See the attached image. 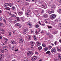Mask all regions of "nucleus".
<instances>
[{
	"label": "nucleus",
	"instance_id": "23",
	"mask_svg": "<svg viewBox=\"0 0 61 61\" xmlns=\"http://www.w3.org/2000/svg\"><path fill=\"white\" fill-rule=\"evenodd\" d=\"M5 9L6 10H9V11H10V8H9V7L5 8Z\"/></svg>",
	"mask_w": 61,
	"mask_h": 61
},
{
	"label": "nucleus",
	"instance_id": "56",
	"mask_svg": "<svg viewBox=\"0 0 61 61\" xmlns=\"http://www.w3.org/2000/svg\"><path fill=\"white\" fill-rule=\"evenodd\" d=\"M18 49H17L16 50H15H15H14V51H15V52H16V51H18Z\"/></svg>",
	"mask_w": 61,
	"mask_h": 61
},
{
	"label": "nucleus",
	"instance_id": "28",
	"mask_svg": "<svg viewBox=\"0 0 61 61\" xmlns=\"http://www.w3.org/2000/svg\"><path fill=\"white\" fill-rule=\"evenodd\" d=\"M42 46H43V47H46V45L45 44H42Z\"/></svg>",
	"mask_w": 61,
	"mask_h": 61
},
{
	"label": "nucleus",
	"instance_id": "29",
	"mask_svg": "<svg viewBox=\"0 0 61 61\" xmlns=\"http://www.w3.org/2000/svg\"><path fill=\"white\" fill-rule=\"evenodd\" d=\"M5 50H3V49H1L0 50V51L2 52V53H4V51Z\"/></svg>",
	"mask_w": 61,
	"mask_h": 61
},
{
	"label": "nucleus",
	"instance_id": "3",
	"mask_svg": "<svg viewBox=\"0 0 61 61\" xmlns=\"http://www.w3.org/2000/svg\"><path fill=\"white\" fill-rule=\"evenodd\" d=\"M23 33L24 34H25L27 33H28V29L26 28H24L23 29Z\"/></svg>",
	"mask_w": 61,
	"mask_h": 61
},
{
	"label": "nucleus",
	"instance_id": "44",
	"mask_svg": "<svg viewBox=\"0 0 61 61\" xmlns=\"http://www.w3.org/2000/svg\"><path fill=\"white\" fill-rule=\"evenodd\" d=\"M14 15H15L13 14H11V17H14Z\"/></svg>",
	"mask_w": 61,
	"mask_h": 61
},
{
	"label": "nucleus",
	"instance_id": "21",
	"mask_svg": "<svg viewBox=\"0 0 61 61\" xmlns=\"http://www.w3.org/2000/svg\"><path fill=\"white\" fill-rule=\"evenodd\" d=\"M38 48L39 50L40 51V50H42V47L41 46H40L38 47Z\"/></svg>",
	"mask_w": 61,
	"mask_h": 61
},
{
	"label": "nucleus",
	"instance_id": "49",
	"mask_svg": "<svg viewBox=\"0 0 61 61\" xmlns=\"http://www.w3.org/2000/svg\"><path fill=\"white\" fill-rule=\"evenodd\" d=\"M48 28H52V27L50 26H48Z\"/></svg>",
	"mask_w": 61,
	"mask_h": 61
},
{
	"label": "nucleus",
	"instance_id": "64",
	"mask_svg": "<svg viewBox=\"0 0 61 61\" xmlns=\"http://www.w3.org/2000/svg\"><path fill=\"white\" fill-rule=\"evenodd\" d=\"M16 1L18 2H20V0H16Z\"/></svg>",
	"mask_w": 61,
	"mask_h": 61
},
{
	"label": "nucleus",
	"instance_id": "38",
	"mask_svg": "<svg viewBox=\"0 0 61 61\" xmlns=\"http://www.w3.org/2000/svg\"><path fill=\"white\" fill-rule=\"evenodd\" d=\"M31 37L30 36H29L28 37V39L29 40H31Z\"/></svg>",
	"mask_w": 61,
	"mask_h": 61
},
{
	"label": "nucleus",
	"instance_id": "58",
	"mask_svg": "<svg viewBox=\"0 0 61 61\" xmlns=\"http://www.w3.org/2000/svg\"><path fill=\"white\" fill-rule=\"evenodd\" d=\"M3 21H4L5 23H6V20L5 19H3Z\"/></svg>",
	"mask_w": 61,
	"mask_h": 61
},
{
	"label": "nucleus",
	"instance_id": "2",
	"mask_svg": "<svg viewBox=\"0 0 61 61\" xmlns=\"http://www.w3.org/2000/svg\"><path fill=\"white\" fill-rule=\"evenodd\" d=\"M19 42L20 44H22L24 42V39L21 37L19 38Z\"/></svg>",
	"mask_w": 61,
	"mask_h": 61
},
{
	"label": "nucleus",
	"instance_id": "51",
	"mask_svg": "<svg viewBox=\"0 0 61 61\" xmlns=\"http://www.w3.org/2000/svg\"><path fill=\"white\" fill-rule=\"evenodd\" d=\"M32 2H36V0H32Z\"/></svg>",
	"mask_w": 61,
	"mask_h": 61
},
{
	"label": "nucleus",
	"instance_id": "36",
	"mask_svg": "<svg viewBox=\"0 0 61 61\" xmlns=\"http://www.w3.org/2000/svg\"><path fill=\"white\" fill-rule=\"evenodd\" d=\"M7 14H8V15H11V12H7Z\"/></svg>",
	"mask_w": 61,
	"mask_h": 61
},
{
	"label": "nucleus",
	"instance_id": "10",
	"mask_svg": "<svg viewBox=\"0 0 61 61\" xmlns=\"http://www.w3.org/2000/svg\"><path fill=\"white\" fill-rule=\"evenodd\" d=\"M51 52L52 53H54L56 52V50L55 48H53L51 50Z\"/></svg>",
	"mask_w": 61,
	"mask_h": 61
},
{
	"label": "nucleus",
	"instance_id": "60",
	"mask_svg": "<svg viewBox=\"0 0 61 61\" xmlns=\"http://www.w3.org/2000/svg\"><path fill=\"white\" fill-rule=\"evenodd\" d=\"M31 49L32 50H34V48L33 47H31Z\"/></svg>",
	"mask_w": 61,
	"mask_h": 61
},
{
	"label": "nucleus",
	"instance_id": "20",
	"mask_svg": "<svg viewBox=\"0 0 61 61\" xmlns=\"http://www.w3.org/2000/svg\"><path fill=\"white\" fill-rule=\"evenodd\" d=\"M58 57L60 58V61H61V54H59L58 55Z\"/></svg>",
	"mask_w": 61,
	"mask_h": 61
},
{
	"label": "nucleus",
	"instance_id": "43",
	"mask_svg": "<svg viewBox=\"0 0 61 61\" xmlns=\"http://www.w3.org/2000/svg\"><path fill=\"white\" fill-rule=\"evenodd\" d=\"M19 23H16V24L15 25V26H19Z\"/></svg>",
	"mask_w": 61,
	"mask_h": 61
},
{
	"label": "nucleus",
	"instance_id": "15",
	"mask_svg": "<svg viewBox=\"0 0 61 61\" xmlns=\"http://www.w3.org/2000/svg\"><path fill=\"white\" fill-rule=\"evenodd\" d=\"M23 12L21 11L20 12H19L18 13V15H19L20 16L22 15H23Z\"/></svg>",
	"mask_w": 61,
	"mask_h": 61
},
{
	"label": "nucleus",
	"instance_id": "11",
	"mask_svg": "<svg viewBox=\"0 0 61 61\" xmlns=\"http://www.w3.org/2000/svg\"><path fill=\"white\" fill-rule=\"evenodd\" d=\"M31 45V46H34V45H35V42L34 41H31L30 42Z\"/></svg>",
	"mask_w": 61,
	"mask_h": 61
},
{
	"label": "nucleus",
	"instance_id": "34",
	"mask_svg": "<svg viewBox=\"0 0 61 61\" xmlns=\"http://www.w3.org/2000/svg\"><path fill=\"white\" fill-rule=\"evenodd\" d=\"M50 53V51H48L46 53V54H49Z\"/></svg>",
	"mask_w": 61,
	"mask_h": 61
},
{
	"label": "nucleus",
	"instance_id": "30",
	"mask_svg": "<svg viewBox=\"0 0 61 61\" xmlns=\"http://www.w3.org/2000/svg\"><path fill=\"white\" fill-rule=\"evenodd\" d=\"M35 33V30H31V34H34Z\"/></svg>",
	"mask_w": 61,
	"mask_h": 61
},
{
	"label": "nucleus",
	"instance_id": "5",
	"mask_svg": "<svg viewBox=\"0 0 61 61\" xmlns=\"http://www.w3.org/2000/svg\"><path fill=\"white\" fill-rule=\"evenodd\" d=\"M3 49L5 50V52H7L8 51V47L6 46H4L3 47Z\"/></svg>",
	"mask_w": 61,
	"mask_h": 61
},
{
	"label": "nucleus",
	"instance_id": "47",
	"mask_svg": "<svg viewBox=\"0 0 61 61\" xmlns=\"http://www.w3.org/2000/svg\"><path fill=\"white\" fill-rule=\"evenodd\" d=\"M59 13L61 14V9H60L59 10Z\"/></svg>",
	"mask_w": 61,
	"mask_h": 61
},
{
	"label": "nucleus",
	"instance_id": "9",
	"mask_svg": "<svg viewBox=\"0 0 61 61\" xmlns=\"http://www.w3.org/2000/svg\"><path fill=\"white\" fill-rule=\"evenodd\" d=\"M36 45L37 46H40V45H41V44L39 42L37 41L36 42Z\"/></svg>",
	"mask_w": 61,
	"mask_h": 61
},
{
	"label": "nucleus",
	"instance_id": "12",
	"mask_svg": "<svg viewBox=\"0 0 61 61\" xmlns=\"http://www.w3.org/2000/svg\"><path fill=\"white\" fill-rule=\"evenodd\" d=\"M10 43L12 44H16L15 41L13 40H11Z\"/></svg>",
	"mask_w": 61,
	"mask_h": 61
},
{
	"label": "nucleus",
	"instance_id": "39",
	"mask_svg": "<svg viewBox=\"0 0 61 61\" xmlns=\"http://www.w3.org/2000/svg\"><path fill=\"white\" fill-rule=\"evenodd\" d=\"M11 9L12 10H15V7L14 6Z\"/></svg>",
	"mask_w": 61,
	"mask_h": 61
},
{
	"label": "nucleus",
	"instance_id": "25",
	"mask_svg": "<svg viewBox=\"0 0 61 61\" xmlns=\"http://www.w3.org/2000/svg\"><path fill=\"white\" fill-rule=\"evenodd\" d=\"M25 15L26 16H30L31 15H30L28 13H26L25 14Z\"/></svg>",
	"mask_w": 61,
	"mask_h": 61
},
{
	"label": "nucleus",
	"instance_id": "13",
	"mask_svg": "<svg viewBox=\"0 0 61 61\" xmlns=\"http://www.w3.org/2000/svg\"><path fill=\"white\" fill-rule=\"evenodd\" d=\"M26 13H28L30 15H31V12L30 10H27L26 12Z\"/></svg>",
	"mask_w": 61,
	"mask_h": 61
},
{
	"label": "nucleus",
	"instance_id": "41",
	"mask_svg": "<svg viewBox=\"0 0 61 61\" xmlns=\"http://www.w3.org/2000/svg\"><path fill=\"white\" fill-rule=\"evenodd\" d=\"M56 6L55 5H53L51 7L52 8H53V9H55L56 8Z\"/></svg>",
	"mask_w": 61,
	"mask_h": 61
},
{
	"label": "nucleus",
	"instance_id": "53",
	"mask_svg": "<svg viewBox=\"0 0 61 61\" xmlns=\"http://www.w3.org/2000/svg\"><path fill=\"white\" fill-rule=\"evenodd\" d=\"M31 24L30 23V22H27V25H30V24Z\"/></svg>",
	"mask_w": 61,
	"mask_h": 61
},
{
	"label": "nucleus",
	"instance_id": "52",
	"mask_svg": "<svg viewBox=\"0 0 61 61\" xmlns=\"http://www.w3.org/2000/svg\"><path fill=\"white\" fill-rule=\"evenodd\" d=\"M40 33L41 34H43V33H44V31L43 30H42Z\"/></svg>",
	"mask_w": 61,
	"mask_h": 61
},
{
	"label": "nucleus",
	"instance_id": "54",
	"mask_svg": "<svg viewBox=\"0 0 61 61\" xmlns=\"http://www.w3.org/2000/svg\"><path fill=\"white\" fill-rule=\"evenodd\" d=\"M57 41H55V46H56V44H57Z\"/></svg>",
	"mask_w": 61,
	"mask_h": 61
},
{
	"label": "nucleus",
	"instance_id": "42",
	"mask_svg": "<svg viewBox=\"0 0 61 61\" xmlns=\"http://www.w3.org/2000/svg\"><path fill=\"white\" fill-rule=\"evenodd\" d=\"M45 12L44 11V10H43L42 11H41V15H43V14H44V13Z\"/></svg>",
	"mask_w": 61,
	"mask_h": 61
},
{
	"label": "nucleus",
	"instance_id": "26",
	"mask_svg": "<svg viewBox=\"0 0 61 61\" xmlns=\"http://www.w3.org/2000/svg\"><path fill=\"white\" fill-rule=\"evenodd\" d=\"M16 18L17 19V20L18 22L20 21V18L18 17H16Z\"/></svg>",
	"mask_w": 61,
	"mask_h": 61
},
{
	"label": "nucleus",
	"instance_id": "16",
	"mask_svg": "<svg viewBox=\"0 0 61 61\" xmlns=\"http://www.w3.org/2000/svg\"><path fill=\"white\" fill-rule=\"evenodd\" d=\"M38 23L39 25H42V26H45V24H41V22L40 21L38 22Z\"/></svg>",
	"mask_w": 61,
	"mask_h": 61
},
{
	"label": "nucleus",
	"instance_id": "50",
	"mask_svg": "<svg viewBox=\"0 0 61 61\" xmlns=\"http://www.w3.org/2000/svg\"><path fill=\"white\" fill-rule=\"evenodd\" d=\"M34 39L35 40H37V38L36 37V38H35Z\"/></svg>",
	"mask_w": 61,
	"mask_h": 61
},
{
	"label": "nucleus",
	"instance_id": "45",
	"mask_svg": "<svg viewBox=\"0 0 61 61\" xmlns=\"http://www.w3.org/2000/svg\"><path fill=\"white\" fill-rule=\"evenodd\" d=\"M22 27V25L19 24V28H21Z\"/></svg>",
	"mask_w": 61,
	"mask_h": 61
},
{
	"label": "nucleus",
	"instance_id": "4",
	"mask_svg": "<svg viewBox=\"0 0 61 61\" xmlns=\"http://www.w3.org/2000/svg\"><path fill=\"white\" fill-rule=\"evenodd\" d=\"M56 17V15L55 14H54L51 15V18L52 19H54Z\"/></svg>",
	"mask_w": 61,
	"mask_h": 61
},
{
	"label": "nucleus",
	"instance_id": "1",
	"mask_svg": "<svg viewBox=\"0 0 61 61\" xmlns=\"http://www.w3.org/2000/svg\"><path fill=\"white\" fill-rule=\"evenodd\" d=\"M8 4V3L5 4L4 5V6L5 7H7V6H10V7H12L13 6V4L12 3H9Z\"/></svg>",
	"mask_w": 61,
	"mask_h": 61
},
{
	"label": "nucleus",
	"instance_id": "33",
	"mask_svg": "<svg viewBox=\"0 0 61 61\" xmlns=\"http://www.w3.org/2000/svg\"><path fill=\"white\" fill-rule=\"evenodd\" d=\"M48 48L49 49V50H50V49H51V48H52V46H48Z\"/></svg>",
	"mask_w": 61,
	"mask_h": 61
},
{
	"label": "nucleus",
	"instance_id": "24",
	"mask_svg": "<svg viewBox=\"0 0 61 61\" xmlns=\"http://www.w3.org/2000/svg\"><path fill=\"white\" fill-rule=\"evenodd\" d=\"M0 57L1 58H4V55L3 54H1L0 55Z\"/></svg>",
	"mask_w": 61,
	"mask_h": 61
},
{
	"label": "nucleus",
	"instance_id": "32",
	"mask_svg": "<svg viewBox=\"0 0 61 61\" xmlns=\"http://www.w3.org/2000/svg\"><path fill=\"white\" fill-rule=\"evenodd\" d=\"M29 25V28H32V27L33 26V25H32L31 24H30V25Z\"/></svg>",
	"mask_w": 61,
	"mask_h": 61
},
{
	"label": "nucleus",
	"instance_id": "46",
	"mask_svg": "<svg viewBox=\"0 0 61 61\" xmlns=\"http://www.w3.org/2000/svg\"><path fill=\"white\" fill-rule=\"evenodd\" d=\"M33 38H34V39L36 38V36L35 35H33Z\"/></svg>",
	"mask_w": 61,
	"mask_h": 61
},
{
	"label": "nucleus",
	"instance_id": "37",
	"mask_svg": "<svg viewBox=\"0 0 61 61\" xmlns=\"http://www.w3.org/2000/svg\"><path fill=\"white\" fill-rule=\"evenodd\" d=\"M27 56H30L31 55L29 51L27 53Z\"/></svg>",
	"mask_w": 61,
	"mask_h": 61
},
{
	"label": "nucleus",
	"instance_id": "7",
	"mask_svg": "<svg viewBox=\"0 0 61 61\" xmlns=\"http://www.w3.org/2000/svg\"><path fill=\"white\" fill-rule=\"evenodd\" d=\"M47 12L50 14H51L54 13V10H51V11L49 10L47 11Z\"/></svg>",
	"mask_w": 61,
	"mask_h": 61
},
{
	"label": "nucleus",
	"instance_id": "48",
	"mask_svg": "<svg viewBox=\"0 0 61 61\" xmlns=\"http://www.w3.org/2000/svg\"><path fill=\"white\" fill-rule=\"evenodd\" d=\"M11 32L9 33V35H8L9 36H11Z\"/></svg>",
	"mask_w": 61,
	"mask_h": 61
},
{
	"label": "nucleus",
	"instance_id": "19",
	"mask_svg": "<svg viewBox=\"0 0 61 61\" xmlns=\"http://www.w3.org/2000/svg\"><path fill=\"white\" fill-rule=\"evenodd\" d=\"M24 61H28V59L26 57H25L24 58Z\"/></svg>",
	"mask_w": 61,
	"mask_h": 61
},
{
	"label": "nucleus",
	"instance_id": "62",
	"mask_svg": "<svg viewBox=\"0 0 61 61\" xmlns=\"http://www.w3.org/2000/svg\"><path fill=\"white\" fill-rule=\"evenodd\" d=\"M0 61H4L3 60H2V58H0Z\"/></svg>",
	"mask_w": 61,
	"mask_h": 61
},
{
	"label": "nucleus",
	"instance_id": "27",
	"mask_svg": "<svg viewBox=\"0 0 61 61\" xmlns=\"http://www.w3.org/2000/svg\"><path fill=\"white\" fill-rule=\"evenodd\" d=\"M47 50H48V48H47V47H46L44 48V51L45 52Z\"/></svg>",
	"mask_w": 61,
	"mask_h": 61
},
{
	"label": "nucleus",
	"instance_id": "6",
	"mask_svg": "<svg viewBox=\"0 0 61 61\" xmlns=\"http://www.w3.org/2000/svg\"><path fill=\"white\" fill-rule=\"evenodd\" d=\"M36 59H37V57L36 56H33L31 58V59L32 60V61H35L36 60Z\"/></svg>",
	"mask_w": 61,
	"mask_h": 61
},
{
	"label": "nucleus",
	"instance_id": "22",
	"mask_svg": "<svg viewBox=\"0 0 61 61\" xmlns=\"http://www.w3.org/2000/svg\"><path fill=\"white\" fill-rule=\"evenodd\" d=\"M45 22L47 24H50V22H49V20H46V21H45Z\"/></svg>",
	"mask_w": 61,
	"mask_h": 61
},
{
	"label": "nucleus",
	"instance_id": "55",
	"mask_svg": "<svg viewBox=\"0 0 61 61\" xmlns=\"http://www.w3.org/2000/svg\"><path fill=\"white\" fill-rule=\"evenodd\" d=\"M2 17H1L0 16V21L2 20Z\"/></svg>",
	"mask_w": 61,
	"mask_h": 61
},
{
	"label": "nucleus",
	"instance_id": "61",
	"mask_svg": "<svg viewBox=\"0 0 61 61\" xmlns=\"http://www.w3.org/2000/svg\"><path fill=\"white\" fill-rule=\"evenodd\" d=\"M5 40V41H8V39L7 38H4Z\"/></svg>",
	"mask_w": 61,
	"mask_h": 61
},
{
	"label": "nucleus",
	"instance_id": "8",
	"mask_svg": "<svg viewBox=\"0 0 61 61\" xmlns=\"http://www.w3.org/2000/svg\"><path fill=\"white\" fill-rule=\"evenodd\" d=\"M42 7L43 8L46 9V8L47 7L46 5V4H43L42 5Z\"/></svg>",
	"mask_w": 61,
	"mask_h": 61
},
{
	"label": "nucleus",
	"instance_id": "14",
	"mask_svg": "<svg viewBox=\"0 0 61 61\" xmlns=\"http://www.w3.org/2000/svg\"><path fill=\"white\" fill-rule=\"evenodd\" d=\"M35 26L36 28H38L40 26V25L38 24H36L35 25Z\"/></svg>",
	"mask_w": 61,
	"mask_h": 61
},
{
	"label": "nucleus",
	"instance_id": "63",
	"mask_svg": "<svg viewBox=\"0 0 61 61\" xmlns=\"http://www.w3.org/2000/svg\"><path fill=\"white\" fill-rule=\"evenodd\" d=\"M57 50L58 51H61V48L58 49Z\"/></svg>",
	"mask_w": 61,
	"mask_h": 61
},
{
	"label": "nucleus",
	"instance_id": "31",
	"mask_svg": "<svg viewBox=\"0 0 61 61\" xmlns=\"http://www.w3.org/2000/svg\"><path fill=\"white\" fill-rule=\"evenodd\" d=\"M58 27L59 28H60V29H61V23H60L59 24Z\"/></svg>",
	"mask_w": 61,
	"mask_h": 61
},
{
	"label": "nucleus",
	"instance_id": "35",
	"mask_svg": "<svg viewBox=\"0 0 61 61\" xmlns=\"http://www.w3.org/2000/svg\"><path fill=\"white\" fill-rule=\"evenodd\" d=\"M29 51L30 53V55H32V54H33V52L32 51Z\"/></svg>",
	"mask_w": 61,
	"mask_h": 61
},
{
	"label": "nucleus",
	"instance_id": "18",
	"mask_svg": "<svg viewBox=\"0 0 61 61\" xmlns=\"http://www.w3.org/2000/svg\"><path fill=\"white\" fill-rule=\"evenodd\" d=\"M43 17H44V18H46L48 17V15L46 14H45L43 15Z\"/></svg>",
	"mask_w": 61,
	"mask_h": 61
},
{
	"label": "nucleus",
	"instance_id": "40",
	"mask_svg": "<svg viewBox=\"0 0 61 61\" xmlns=\"http://www.w3.org/2000/svg\"><path fill=\"white\" fill-rule=\"evenodd\" d=\"M57 33V31H54L53 33V34H54V35H55V34H56Z\"/></svg>",
	"mask_w": 61,
	"mask_h": 61
},
{
	"label": "nucleus",
	"instance_id": "59",
	"mask_svg": "<svg viewBox=\"0 0 61 61\" xmlns=\"http://www.w3.org/2000/svg\"><path fill=\"white\" fill-rule=\"evenodd\" d=\"M11 49L12 50H14H14H15V49H14V48L13 47L11 48Z\"/></svg>",
	"mask_w": 61,
	"mask_h": 61
},
{
	"label": "nucleus",
	"instance_id": "57",
	"mask_svg": "<svg viewBox=\"0 0 61 61\" xmlns=\"http://www.w3.org/2000/svg\"><path fill=\"white\" fill-rule=\"evenodd\" d=\"M25 4L26 5H29V4L28 3H25Z\"/></svg>",
	"mask_w": 61,
	"mask_h": 61
},
{
	"label": "nucleus",
	"instance_id": "17",
	"mask_svg": "<svg viewBox=\"0 0 61 61\" xmlns=\"http://www.w3.org/2000/svg\"><path fill=\"white\" fill-rule=\"evenodd\" d=\"M21 19L22 22H25V21H26V19H25V18H24L23 17L21 18Z\"/></svg>",
	"mask_w": 61,
	"mask_h": 61
}]
</instances>
